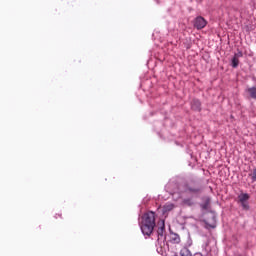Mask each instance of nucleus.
Wrapping results in <instances>:
<instances>
[{
  "mask_svg": "<svg viewBox=\"0 0 256 256\" xmlns=\"http://www.w3.org/2000/svg\"><path fill=\"white\" fill-rule=\"evenodd\" d=\"M155 212L149 211L143 214L140 222V229L143 235H151L155 229Z\"/></svg>",
  "mask_w": 256,
  "mask_h": 256,
  "instance_id": "obj_1",
  "label": "nucleus"
},
{
  "mask_svg": "<svg viewBox=\"0 0 256 256\" xmlns=\"http://www.w3.org/2000/svg\"><path fill=\"white\" fill-rule=\"evenodd\" d=\"M184 193H190L192 195H199L203 191V187L199 185L195 180H190L183 184Z\"/></svg>",
  "mask_w": 256,
  "mask_h": 256,
  "instance_id": "obj_2",
  "label": "nucleus"
},
{
  "mask_svg": "<svg viewBox=\"0 0 256 256\" xmlns=\"http://www.w3.org/2000/svg\"><path fill=\"white\" fill-rule=\"evenodd\" d=\"M238 199H239V203H241L242 208H243L245 211H248V209H249V203H247V200L250 199L249 194H247V193H241V194L238 196Z\"/></svg>",
  "mask_w": 256,
  "mask_h": 256,
  "instance_id": "obj_3",
  "label": "nucleus"
},
{
  "mask_svg": "<svg viewBox=\"0 0 256 256\" xmlns=\"http://www.w3.org/2000/svg\"><path fill=\"white\" fill-rule=\"evenodd\" d=\"M194 27L198 30L205 29V27H207V20L201 16L196 17L194 20Z\"/></svg>",
  "mask_w": 256,
  "mask_h": 256,
  "instance_id": "obj_4",
  "label": "nucleus"
},
{
  "mask_svg": "<svg viewBox=\"0 0 256 256\" xmlns=\"http://www.w3.org/2000/svg\"><path fill=\"white\" fill-rule=\"evenodd\" d=\"M200 207L203 209V211H208V209L211 207V198L205 197L203 203L200 204Z\"/></svg>",
  "mask_w": 256,
  "mask_h": 256,
  "instance_id": "obj_5",
  "label": "nucleus"
},
{
  "mask_svg": "<svg viewBox=\"0 0 256 256\" xmlns=\"http://www.w3.org/2000/svg\"><path fill=\"white\" fill-rule=\"evenodd\" d=\"M193 111H201V101L199 99H193L191 102Z\"/></svg>",
  "mask_w": 256,
  "mask_h": 256,
  "instance_id": "obj_6",
  "label": "nucleus"
},
{
  "mask_svg": "<svg viewBox=\"0 0 256 256\" xmlns=\"http://www.w3.org/2000/svg\"><path fill=\"white\" fill-rule=\"evenodd\" d=\"M162 209L163 213H169V211H173V209H175V204H173L172 202H167L166 204H164Z\"/></svg>",
  "mask_w": 256,
  "mask_h": 256,
  "instance_id": "obj_7",
  "label": "nucleus"
},
{
  "mask_svg": "<svg viewBox=\"0 0 256 256\" xmlns=\"http://www.w3.org/2000/svg\"><path fill=\"white\" fill-rule=\"evenodd\" d=\"M158 239H165V224H162L157 230Z\"/></svg>",
  "mask_w": 256,
  "mask_h": 256,
  "instance_id": "obj_8",
  "label": "nucleus"
},
{
  "mask_svg": "<svg viewBox=\"0 0 256 256\" xmlns=\"http://www.w3.org/2000/svg\"><path fill=\"white\" fill-rule=\"evenodd\" d=\"M206 229H215L217 225L215 224V216H212V221L205 220Z\"/></svg>",
  "mask_w": 256,
  "mask_h": 256,
  "instance_id": "obj_9",
  "label": "nucleus"
},
{
  "mask_svg": "<svg viewBox=\"0 0 256 256\" xmlns=\"http://www.w3.org/2000/svg\"><path fill=\"white\" fill-rule=\"evenodd\" d=\"M183 205H186V207H193L195 205V201H193V198H186L182 201Z\"/></svg>",
  "mask_w": 256,
  "mask_h": 256,
  "instance_id": "obj_10",
  "label": "nucleus"
},
{
  "mask_svg": "<svg viewBox=\"0 0 256 256\" xmlns=\"http://www.w3.org/2000/svg\"><path fill=\"white\" fill-rule=\"evenodd\" d=\"M246 91L252 99H256V87L248 88Z\"/></svg>",
  "mask_w": 256,
  "mask_h": 256,
  "instance_id": "obj_11",
  "label": "nucleus"
},
{
  "mask_svg": "<svg viewBox=\"0 0 256 256\" xmlns=\"http://www.w3.org/2000/svg\"><path fill=\"white\" fill-rule=\"evenodd\" d=\"M171 241L176 244H179V243H181V237L178 234H172Z\"/></svg>",
  "mask_w": 256,
  "mask_h": 256,
  "instance_id": "obj_12",
  "label": "nucleus"
},
{
  "mask_svg": "<svg viewBox=\"0 0 256 256\" xmlns=\"http://www.w3.org/2000/svg\"><path fill=\"white\" fill-rule=\"evenodd\" d=\"M180 256H193V254H191V251L188 250V248H182L180 250Z\"/></svg>",
  "mask_w": 256,
  "mask_h": 256,
  "instance_id": "obj_13",
  "label": "nucleus"
},
{
  "mask_svg": "<svg viewBox=\"0 0 256 256\" xmlns=\"http://www.w3.org/2000/svg\"><path fill=\"white\" fill-rule=\"evenodd\" d=\"M232 67L234 69H237V67H239V58H236L235 56L232 58Z\"/></svg>",
  "mask_w": 256,
  "mask_h": 256,
  "instance_id": "obj_14",
  "label": "nucleus"
},
{
  "mask_svg": "<svg viewBox=\"0 0 256 256\" xmlns=\"http://www.w3.org/2000/svg\"><path fill=\"white\" fill-rule=\"evenodd\" d=\"M234 57H236V59H239V57H243V53L242 52H238L234 55Z\"/></svg>",
  "mask_w": 256,
  "mask_h": 256,
  "instance_id": "obj_15",
  "label": "nucleus"
},
{
  "mask_svg": "<svg viewBox=\"0 0 256 256\" xmlns=\"http://www.w3.org/2000/svg\"><path fill=\"white\" fill-rule=\"evenodd\" d=\"M59 217H61V214H56L55 215V219H59Z\"/></svg>",
  "mask_w": 256,
  "mask_h": 256,
  "instance_id": "obj_16",
  "label": "nucleus"
}]
</instances>
